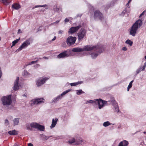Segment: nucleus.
Listing matches in <instances>:
<instances>
[{
  "mask_svg": "<svg viewBox=\"0 0 146 146\" xmlns=\"http://www.w3.org/2000/svg\"><path fill=\"white\" fill-rule=\"evenodd\" d=\"M98 46L87 45L85 46L83 48L79 47L73 48L72 49V50H71V52L72 51L73 52H79L84 51H89L91 50H92L94 49V48L98 50Z\"/></svg>",
  "mask_w": 146,
  "mask_h": 146,
  "instance_id": "obj_1",
  "label": "nucleus"
},
{
  "mask_svg": "<svg viewBox=\"0 0 146 146\" xmlns=\"http://www.w3.org/2000/svg\"><path fill=\"white\" fill-rule=\"evenodd\" d=\"M142 21L139 19L136 21L135 23L132 25L131 28L130 34L133 36H135L137 31L138 27H139L142 25Z\"/></svg>",
  "mask_w": 146,
  "mask_h": 146,
  "instance_id": "obj_2",
  "label": "nucleus"
},
{
  "mask_svg": "<svg viewBox=\"0 0 146 146\" xmlns=\"http://www.w3.org/2000/svg\"><path fill=\"white\" fill-rule=\"evenodd\" d=\"M96 46H98V49L97 50L94 48L92 50L96 52V53L93 52L91 54V56L93 58H96L98 56V54H100L104 50V48L103 46L102 45H97Z\"/></svg>",
  "mask_w": 146,
  "mask_h": 146,
  "instance_id": "obj_3",
  "label": "nucleus"
},
{
  "mask_svg": "<svg viewBox=\"0 0 146 146\" xmlns=\"http://www.w3.org/2000/svg\"><path fill=\"white\" fill-rule=\"evenodd\" d=\"M11 95H9L4 96L1 98V101L4 106H9L11 104L12 101L11 99Z\"/></svg>",
  "mask_w": 146,
  "mask_h": 146,
  "instance_id": "obj_4",
  "label": "nucleus"
},
{
  "mask_svg": "<svg viewBox=\"0 0 146 146\" xmlns=\"http://www.w3.org/2000/svg\"><path fill=\"white\" fill-rule=\"evenodd\" d=\"M71 54V50H67L59 54L57 56L58 58H64L69 56Z\"/></svg>",
  "mask_w": 146,
  "mask_h": 146,
  "instance_id": "obj_5",
  "label": "nucleus"
},
{
  "mask_svg": "<svg viewBox=\"0 0 146 146\" xmlns=\"http://www.w3.org/2000/svg\"><path fill=\"white\" fill-rule=\"evenodd\" d=\"M76 40V38L75 37L72 36H69L68 37L66 40V42L67 44L70 46L74 44Z\"/></svg>",
  "mask_w": 146,
  "mask_h": 146,
  "instance_id": "obj_6",
  "label": "nucleus"
},
{
  "mask_svg": "<svg viewBox=\"0 0 146 146\" xmlns=\"http://www.w3.org/2000/svg\"><path fill=\"white\" fill-rule=\"evenodd\" d=\"M94 18L95 19H99L102 21L104 19L102 14L99 10H96L94 13Z\"/></svg>",
  "mask_w": 146,
  "mask_h": 146,
  "instance_id": "obj_7",
  "label": "nucleus"
},
{
  "mask_svg": "<svg viewBox=\"0 0 146 146\" xmlns=\"http://www.w3.org/2000/svg\"><path fill=\"white\" fill-rule=\"evenodd\" d=\"M44 99L42 98L33 99L31 101V104L32 106H33L35 104H40L44 103Z\"/></svg>",
  "mask_w": 146,
  "mask_h": 146,
  "instance_id": "obj_8",
  "label": "nucleus"
},
{
  "mask_svg": "<svg viewBox=\"0 0 146 146\" xmlns=\"http://www.w3.org/2000/svg\"><path fill=\"white\" fill-rule=\"evenodd\" d=\"M107 103V101L103 100L101 99H97L96 101V104L97 103L100 109L102 108Z\"/></svg>",
  "mask_w": 146,
  "mask_h": 146,
  "instance_id": "obj_9",
  "label": "nucleus"
},
{
  "mask_svg": "<svg viewBox=\"0 0 146 146\" xmlns=\"http://www.w3.org/2000/svg\"><path fill=\"white\" fill-rule=\"evenodd\" d=\"M86 31L83 29H81L78 33L77 35L78 37V40H80L83 39L86 35Z\"/></svg>",
  "mask_w": 146,
  "mask_h": 146,
  "instance_id": "obj_10",
  "label": "nucleus"
},
{
  "mask_svg": "<svg viewBox=\"0 0 146 146\" xmlns=\"http://www.w3.org/2000/svg\"><path fill=\"white\" fill-rule=\"evenodd\" d=\"M31 127L37 128L41 131H44V127L43 126L37 123H33L31 124Z\"/></svg>",
  "mask_w": 146,
  "mask_h": 146,
  "instance_id": "obj_11",
  "label": "nucleus"
},
{
  "mask_svg": "<svg viewBox=\"0 0 146 146\" xmlns=\"http://www.w3.org/2000/svg\"><path fill=\"white\" fill-rule=\"evenodd\" d=\"M30 39L29 38L24 42L21 45L18 49V50H21L27 47L30 44Z\"/></svg>",
  "mask_w": 146,
  "mask_h": 146,
  "instance_id": "obj_12",
  "label": "nucleus"
},
{
  "mask_svg": "<svg viewBox=\"0 0 146 146\" xmlns=\"http://www.w3.org/2000/svg\"><path fill=\"white\" fill-rule=\"evenodd\" d=\"M81 25H79L75 27H72L68 31L69 34H72L77 31L81 27Z\"/></svg>",
  "mask_w": 146,
  "mask_h": 146,
  "instance_id": "obj_13",
  "label": "nucleus"
},
{
  "mask_svg": "<svg viewBox=\"0 0 146 146\" xmlns=\"http://www.w3.org/2000/svg\"><path fill=\"white\" fill-rule=\"evenodd\" d=\"M49 79L47 77H45L42 79L40 78L37 80L36 82V84L38 86H40L44 83L45 82Z\"/></svg>",
  "mask_w": 146,
  "mask_h": 146,
  "instance_id": "obj_14",
  "label": "nucleus"
},
{
  "mask_svg": "<svg viewBox=\"0 0 146 146\" xmlns=\"http://www.w3.org/2000/svg\"><path fill=\"white\" fill-rule=\"evenodd\" d=\"M71 90V89H69L63 92L60 95H59L56 98H55L53 100V102H56L59 99H61L62 96L65 95L67 93Z\"/></svg>",
  "mask_w": 146,
  "mask_h": 146,
  "instance_id": "obj_15",
  "label": "nucleus"
},
{
  "mask_svg": "<svg viewBox=\"0 0 146 146\" xmlns=\"http://www.w3.org/2000/svg\"><path fill=\"white\" fill-rule=\"evenodd\" d=\"M19 80V77H18L15 82L13 88V90L15 91L19 89V86L18 84Z\"/></svg>",
  "mask_w": 146,
  "mask_h": 146,
  "instance_id": "obj_16",
  "label": "nucleus"
},
{
  "mask_svg": "<svg viewBox=\"0 0 146 146\" xmlns=\"http://www.w3.org/2000/svg\"><path fill=\"white\" fill-rule=\"evenodd\" d=\"M85 142H86L85 141L83 140L81 138H79L77 139L76 141L75 144L76 145H78L80 144L82 145Z\"/></svg>",
  "mask_w": 146,
  "mask_h": 146,
  "instance_id": "obj_17",
  "label": "nucleus"
},
{
  "mask_svg": "<svg viewBox=\"0 0 146 146\" xmlns=\"http://www.w3.org/2000/svg\"><path fill=\"white\" fill-rule=\"evenodd\" d=\"M128 142L125 140L121 142L118 145V146H127L128 145Z\"/></svg>",
  "mask_w": 146,
  "mask_h": 146,
  "instance_id": "obj_18",
  "label": "nucleus"
},
{
  "mask_svg": "<svg viewBox=\"0 0 146 146\" xmlns=\"http://www.w3.org/2000/svg\"><path fill=\"white\" fill-rule=\"evenodd\" d=\"M108 102H109L110 104H112L113 106H118V104L114 98H111V100L108 101Z\"/></svg>",
  "mask_w": 146,
  "mask_h": 146,
  "instance_id": "obj_19",
  "label": "nucleus"
},
{
  "mask_svg": "<svg viewBox=\"0 0 146 146\" xmlns=\"http://www.w3.org/2000/svg\"><path fill=\"white\" fill-rule=\"evenodd\" d=\"M58 120V119L57 118H55V119H52V124L51 126H50V127L51 128H52L55 127L56 124Z\"/></svg>",
  "mask_w": 146,
  "mask_h": 146,
  "instance_id": "obj_20",
  "label": "nucleus"
},
{
  "mask_svg": "<svg viewBox=\"0 0 146 146\" xmlns=\"http://www.w3.org/2000/svg\"><path fill=\"white\" fill-rule=\"evenodd\" d=\"M18 132L14 129L12 131H9L8 133L11 135H15L18 134Z\"/></svg>",
  "mask_w": 146,
  "mask_h": 146,
  "instance_id": "obj_21",
  "label": "nucleus"
},
{
  "mask_svg": "<svg viewBox=\"0 0 146 146\" xmlns=\"http://www.w3.org/2000/svg\"><path fill=\"white\" fill-rule=\"evenodd\" d=\"M12 7L16 9H18L20 7V5L17 3L14 4L12 5Z\"/></svg>",
  "mask_w": 146,
  "mask_h": 146,
  "instance_id": "obj_22",
  "label": "nucleus"
},
{
  "mask_svg": "<svg viewBox=\"0 0 146 146\" xmlns=\"http://www.w3.org/2000/svg\"><path fill=\"white\" fill-rule=\"evenodd\" d=\"M19 118H15L13 120V123L15 125H18L19 122Z\"/></svg>",
  "mask_w": 146,
  "mask_h": 146,
  "instance_id": "obj_23",
  "label": "nucleus"
},
{
  "mask_svg": "<svg viewBox=\"0 0 146 146\" xmlns=\"http://www.w3.org/2000/svg\"><path fill=\"white\" fill-rule=\"evenodd\" d=\"M82 83V82H76L71 83L70 85L71 86H75L78 84H81Z\"/></svg>",
  "mask_w": 146,
  "mask_h": 146,
  "instance_id": "obj_24",
  "label": "nucleus"
},
{
  "mask_svg": "<svg viewBox=\"0 0 146 146\" xmlns=\"http://www.w3.org/2000/svg\"><path fill=\"white\" fill-rule=\"evenodd\" d=\"M11 1L12 0H2V3L6 5H8Z\"/></svg>",
  "mask_w": 146,
  "mask_h": 146,
  "instance_id": "obj_25",
  "label": "nucleus"
},
{
  "mask_svg": "<svg viewBox=\"0 0 146 146\" xmlns=\"http://www.w3.org/2000/svg\"><path fill=\"white\" fill-rule=\"evenodd\" d=\"M133 82V80L131 81L129 83L127 88V90L128 91H129V89L131 88L132 86V83Z\"/></svg>",
  "mask_w": 146,
  "mask_h": 146,
  "instance_id": "obj_26",
  "label": "nucleus"
},
{
  "mask_svg": "<svg viewBox=\"0 0 146 146\" xmlns=\"http://www.w3.org/2000/svg\"><path fill=\"white\" fill-rule=\"evenodd\" d=\"M20 40V38H19L18 39H17L15 40H14L12 42V45L11 46L12 47L13 46H15L16 44Z\"/></svg>",
  "mask_w": 146,
  "mask_h": 146,
  "instance_id": "obj_27",
  "label": "nucleus"
},
{
  "mask_svg": "<svg viewBox=\"0 0 146 146\" xmlns=\"http://www.w3.org/2000/svg\"><path fill=\"white\" fill-rule=\"evenodd\" d=\"M126 43L129 44L130 46H131L133 44V42L129 40H127L125 42Z\"/></svg>",
  "mask_w": 146,
  "mask_h": 146,
  "instance_id": "obj_28",
  "label": "nucleus"
},
{
  "mask_svg": "<svg viewBox=\"0 0 146 146\" xmlns=\"http://www.w3.org/2000/svg\"><path fill=\"white\" fill-rule=\"evenodd\" d=\"M111 124V123H110L109 121H107L104 122L103 123V125L104 127H106L110 125Z\"/></svg>",
  "mask_w": 146,
  "mask_h": 146,
  "instance_id": "obj_29",
  "label": "nucleus"
},
{
  "mask_svg": "<svg viewBox=\"0 0 146 146\" xmlns=\"http://www.w3.org/2000/svg\"><path fill=\"white\" fill-rule=\"evenodd\" d=\"M49 137L46 136L45 135L42 136V139L43 140H46L48 139Z\"/></svg>",
  "mask_w": 146,
  "mask_h": 146,
  "instance_id": "obj_30",
  "label": "nucleus"
},
{
  "mask_svg": "<svg viewBox=\"0 0 146 146\" xmlns=\"http://www.w3.org/2000/svg\"><path fill=\"white\" fill-rule=\"evenodd\" d=\"M84 93V92L82 91L81 90H80L77 91V94L78 95H80L82 93Z\"/></svg>",
  "mask_w": 146,
  "mask_h": 146,
  "instance_id": "obj_31",
  "label": "nucleus"
},
{
  "mask_svg": "<svg viewBox=\"0 0 146 146\" xmlns=\"http://www.w3.org/2000/svg\"><path fill=\"white\" fill-rule=\"evenodd\" d=\"M54 10L56 11H62V8H58L56 7L55 9H54Z\"/></svg>",
  "mask_w": 146,
  "mask_h": 146,
  "instance_id": "obj_32",
  "label": "nucleus"
},
{
  "mask_svg": "<svg viewBox=\"0 0 146 146\" xmlns=\"http://www.w3.org/2000/svg\"><path fill=\"white\" fill-rule=\"evenodd\" d=\"M75 142V139L74 138H73L71 140H70L68 141L69 143H72L74 142Z\"/></svg>",
  "mask_w": 146,
  "mask_h": 146,
  "instance_id": "obj_33",
  "label": "nucleus"
},
{
  "mask_svg": "<svg viewBox=\"0 0 146 146\" xmlns=\"http://www.w3.org/2000/svg\"><path fill=\"white\" fill-rule=\"evenodd\" d=\"M38 60H36V61H34L31 62L29 63V65H30V64H33L35 63L36 62H38Z\"/></svg>",
  "mask_w": 146,
  "mask_h": 146,
  "instance_id": "obj_34",
  "label": "nucleus"
},
{
  "mask_svg": "<svg viewBox=\"0 0 146 146\" xmlns=\"http://www.w3.org/2000/svg\"><path fill=\"white\" fill-rule=\"evenodd\" d=\"M95 103L96 104V101H93L92 100H90L87 101V103Z\"/></svg>",
  "mask_w": 146,
  "mask_h": 146,
  "instance_id": "obj_35",
  "label": "nucleus"
},
{
  "mask_svg": "<svg viewBox=\"0 0 146 146\" xmlns=\"http://www.w3.org/2000/svg\"><path fill=\"white\" fill-rule=\"evenodd\" d=\"M60 20L57 21L56 22H55L51 23L50 24V25H53L54 24H57L60 22Z\"/></svg>",
  "mask_w": 146,
  "mask_h": 146,
  "instance_id": "obj_36",
  "label": "nucleus"
},
{
  "mask_svg": "<svg viewBox=\"0 0 146 146\" xmlns=\"http://www.w3.org/2000/svg\"><path fill=\"white\" fill-rule=\"evenodd\" d=\"M116 106V107H115V110L116 111H117V112L118 113L119 111V108L117 106Z\"/></svg>",
  "mask_w": 146,
  "mask_h": 146,
  "instance_id": "obj_37",
  "label": "nucleus"
},
{
  "mask_svg": "<svg viewBox=\"0 0 146 146\" xmlns=\"http://www.w3.org/2000/svg\"><path fill=\"white\" fill-rule=\"evenodd\" d=\"M146 11H144L141 14V15H140L139 16V18H140L143 15L144 13H145V12Z\"/></svg>",
  "mask_w": 146,
  "mask_h": 146,
  "instance_id": "obj_38",
  "label": "nucleus"
},
{
  "mask_svg": "<svg viewBox=\"0 0 146 146\" xmlns=\"http://www.w3.org/2000/svg\"><path fill=\"white\" fill-rule=\"evenodd\" d=\"M5 123L7 124V125H9V122L8 120L7 119H6L5 121Z\"/></svg>",
  "mask_w": 146,
  "mask_h": 146,
  "instance_id": "obj_39",
  "label": "nucleus"
},
{
  "mask_svg": "<svg viewBox=\"0 0 146 146\" xmlns=\"http://www.w3.org/2000/svg\"><path fill=\"white\" fill-rule=\"evenodd\" d=\"M31 127V126H28L27 127V129L28 130H31L32 129Z\"/></svg>",
  "mask_w": 146,
  "mask_h": 146,
  "instance_id": "obj_40",
  "label": "nucleus"
},
{
  "mask_svg": "<svg viewBox=\"0 0 146 146\" xmlns=\"http://www.w3.org/2000/svg\"><path fill=\"white\" fill-rule=\"evenodd\" d=\"M69 21V20L67 18H66L64 20L65 22H68Z\"/></svg>",
  "mask_w": 146,
  "mask_h": 146,
  "instance_id": "obj_41",
  "label": "nucleus"
},
{
  "mask_svg": "<svg viewBox=\"0 0 146 146\" xmlns=\"http://www.w3.org/2000/svg\"><path fill=\"white\" fill-rule=\"evenodd\" d=\"M122 50L124 51H126L127 50V48L125 47H123L122 48Z\"/></svg>",
  "mask_w": 146,
  "mask_h": 146,
  "instance_id": "obj_42",
  "label": "nucleus"
},
{
  "mask_svg": "<svg viewBox=\"0 0 146 146\" xmlns=\"http://www.w3.org/2000/svg\"><path fill=\"white\" fill-rule=\"evenodd\" d=\"M63 31H62V30H60V31H58V33L59 34H62L63 33Z\"/></svg>",
  "mask_w": 146,
  "mask_h": 146,
  "instance_id": "obj_43",
  "label": "nucleus"
},
{
  "mask_svg": "<svg viewBox=\"0 0 146 146\" xmlns=\"http://www.w3.org/2000/svg\"><path fill=\"white\" fill-rule=\"evenodd\" d=\"M28 74V73L27 72L25 71H24V74L25 75H27Z\"/></svg>",
  "mask_w": 146,
  "mask_h": 146,
  "instance_id": "obj_44",
  "label": "nucleus"
},
{
  "mask_svg": "<svg viewBox=\"0 0 146 146\" xmlns=\"http://www.w3.org/2000/svg\"><path fill=\"white\" fill-rule=\"evenodd\" d=\"M44 7V5H38V6H36L35 7Z\"/></svg>",
  "mask_w": 146,
  "mask_h": 146,
  "instance_id": "obj_45",
  "label": "nucleus"
},
{
  "mask_svg": "<svg viewBox=\"0 0 146 146\" xmlns=\"http://www.w3.org/2000/svg\"><path fill=\"white\" fill-rule=\"evenodd\" d=\"M28 146H33V145L31 143H29L28 144Z\"/></svg>",
  "mask_w": 146,
  "mask_h": 146,
  "instance_id": "obj_46",
  "label": "nucleus"
},
{
  "mask_svg": "<svg viewBox=\"0 0 146 146\" xmlns=\"http://www.w3.org/2000/svg\"><path fill=\"white\" fill-rule=\"evenodd\" d=\"M22 33L20 29H19L18 31V33Z\"/></svg>",
  "mask_w": 146,
  "mask_h": 146,
  "instance_id": "obj_47",
  "label": "nucleus"
},
{
  "mask_svg": "<svg viewBox=\"0 0 146 146\" xmlns=\"http://www.w3.org/2000/svg\"><path fill=\"white\" fill-rule=\"evenodd\" d=\"M56 39V36H54V37L52 39V40L54 41Z\"/></svg>",
  "mask_w": 146,
  "mask_h": 146,
  "instance_id": "obj_48",
  "label": "nucleus"
},
{
  "mask_svg": "<svg viewBox=\"0 0 146 146\" xmlns=\"http://www.w3.org/2000/svg\"><path fill=\"white\" fill-rule=\"evenodd\" d=\"M130 3H129V2H128L127 4H126V6H127V7H128V6L129 5V4Z\"/></svg>",
  "mask_w": 146,
  "mask_h": 146,
  "instance_id": "obj_49",
  "label": "nucleus"
},
{
  "mask_svg": "<svg viewBox=\"0 0 146 146\" xmlns=\"http://www.w3.org/2000/svg\"><path fill=\"white\" fill-rule=\"evenodd\" d=\"M131 0H129L128 2H129V3H130L131 2Z\"/></svg>",
  "mask_w": 146,
  "mask_h": 146,
  "instance_id": "obj_50",
  "label": "nucleus"
},
{
  "mask_svg": "<svg viewBox=\"0 0 146 146\" xmlns=\"http://www.w3.org/2000/svg\"><path fill=\"white\" fill-rule=\"evenodd\" d=\"M140 71L139 70H137V73H139V72Z\"/></svg>",
  "mask_w": 146,
  "mask_h": 146,
  "instance_id": "obj_51",
  "label": "nucleus"
},
{
  "mask_svg": "<svg viewBox=\"0 0 146 146\" xmlns=\"http://www.w3.org/2000/svg\"><path fill=\"white\" fill-rule=\"evenodd\" d=\"M145 66H144L143 67V69H142V70H144V69H145Z\"/></svg>",
  "mask_w": 146,
  "mask_h": 146,
  "instance_id": "obj_52",
  "label": "nucleus"
},
{
  "mask_svg": "<svg viewBox=\"0 0 146 146\" xmlns=\"http://www.w3.org/2000/svg\"><path fill=\"white\" fill-rule=\"evenodd\" d=\"M109 7H108L107 8H107H106V7L105 8V9H108L109 8Z\"/></svg>",
  "mask_w": 146,
  "mask_h": 146,
  "instance_id": "obj_53",
  "label": "nucleus"
},
{
  "mask_svg": "<svg viewBox=\"0 0 146 146\" xmlns=\"http://www.w3.org/2000/svg\"><path fill=\"white\" fill-rule=\"evenodd\" d=\"M43 58H46V57H44Z\"/></svg>",
  "mask_w": 146,
  "mask_h": 146,
  "instance_id": "obj_54",
  "label": "nucleus"
},
{
  "mask_svg": "<svg viewBox=\"0 0 146 146\" xmlns=\"http://www.w3.org/2000/svg\"><path fill=\"white\" fill-rule=\"evenodd\" d=\"M145 58L146 59V55L145 56Z\"/></svg>",
  "mask_w": 146,
  "mask_h": 146,
  "instance_id": "obj_55",
  "label": "nucleus"
},
{
  "mask_svg": "<svg viewBox=\"0 0 146 146\" xmlns=\"http://www.w3.org/2000/svg\"><path fill=\"white\" fill-rule=\"evenodd\" d=\"M144 133H146V132H144Z\"/></svg>",
  "mask_w": 146,
  "mask_h": 146,
  "instance_id": "obj_56",
  "label": "nucleus"
},
{
  "mask_svg": "<svg viewBox=\"0 0 146 146\" xmlns=\"http://www.w3.org/2000/svg\"><path fill=\"white\" fill-rule=\"evenodd\" d=\"M35 58V59H36V58Z\"/></svg>",
  "mask_w": 146,
  "mask_h": 146,
  "instance_id": "obj_57",
  "label": "nucleus"
},
{
  "mask_svg": "<svg viewBox=\"0 0 146 146\" xmlns=\"http://www.w3.org/2000/svg\"><path fill=\"white\" fill-rule=\"evenodd\" d=\"M39 59H41V58H39Z\"/></svg>",
  "mask_w": 146,
  "mask_h": 146,
  "instance_id": "obj_58",
  "label": "nucleus"
}]
</instances>
